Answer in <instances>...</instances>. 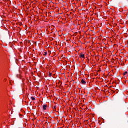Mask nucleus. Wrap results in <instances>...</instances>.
Masks as SVG:
<instances>
[{
    "label": "nucleus",
    "mask_w": 128,
    "mask_h": 128,
    "mask_svg": "<svg viewBox=\"0 0 128 128\" xmlns=\"http://www.w3.org/2000/svg\"><path fill=\"white\" fill-rule=\"evenodd\" d=\"M80 58H84V54H82L81 53L80 54Z\"/></svg>",
    "instance_id": "1"
},
{
    "label": "nucleus",
    "mask_w": 128,
    "mask_h": 128,
    "mask_svg": "<svg viewBox=\"0 0 128 128\" xmlns=\"http://www.w3.org/2000/svg\"><path fill=\"white\" fill-rule=\"evenodd\" d=\"M81 82L82 84H86V80H84V79H82L81 80Z\"/></svg>",
    "instance_id": "2"
},
{
    "label": "nucleus",
    "mask_w": 128,
    "mask_h": 128,
    "mask_svg": "<svg viewBox=\"0 0 128 128\" xmlns=\"http://www.w3.org/2000/svg\"><path fill=\"white\" fill-rule=\"evenodd\" d=\"M47 106H48V105H46V104L44 105V106H43V110H46Z\"/></svg>",
    "instance_id": "3"
},
{
    "label": "nucleus",
    "mask_w": 128,
    "mask_h": 128,
    "mask_svg": "<svg viewBox=\"0 0 128 128\" xmlns=\"http://www.w3.org/2000/svg\"><path fill=\"white\" fill-rule=\"evenodd\" d=\"M124 76H126L128 74V72H125L124 74H123Z\"/></svg>",
    "instance_id": "4"
},
{
    "label": "nucleus",
    "mask_w": 128,
    "mask_h": 128,
    "mask_svg": "<svg viewBox=\"0 0 128 128\" xmlns=\"http://www.w3.org/2000/svg\"><path fill=\"white\" fill-rule=\"evenodd\" d=\"M31 99L32 100H36V98H34V96H31Z\"/></svg>",
    "instance_id": "5"
},
{
    "label": "nucleus",
    "mask_w": 128,
    "mask_h": 128,
    "mask_svg": "<svg viewBox=\"0 0 128 128\" xmlns=\"http://www.w3.org/2000/svg\"><path fill=\"white\" fill-rule=\"evenodd\" d=\"M48 54L47 52H44V56H46Z\"/></svg>",
    "instance_id": "6"
},
{
    "label": "nucleus",
    "mask_w": 128,
    "mask_h": 128,
    "mask_svg": "<svg viewBox=\"0 0 128 128\" xmlns=\"http://www.w3.org/2000/svg\"><path fill=\"white\" fill-rule=\"evenodd\" d=\"M48 76H52V73L49 72V74H48Z\"/></svg>",
    "instance_id": "7"
}]
</instances>
